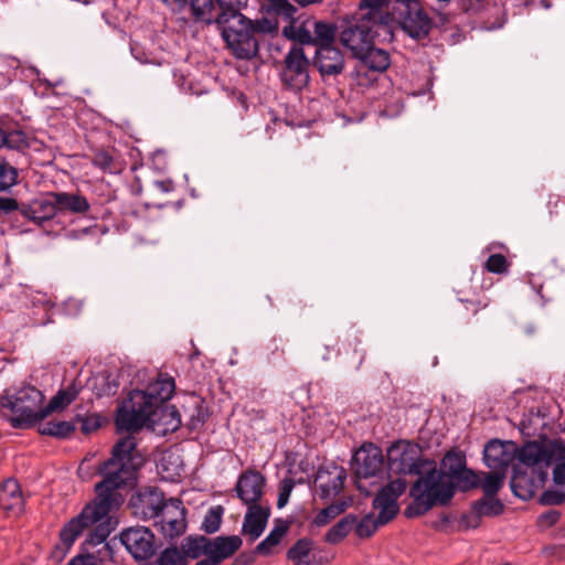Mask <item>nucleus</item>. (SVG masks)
Wrapping results in <instances>:
<instances>
[{
    "instance_id": "obj_1",
    "label": "nucleus",
    "mask_w": 565,
    "mask_h": 565,
    "mask_svg": "<svg viewBox=\"0 0 565 565\" xmlns=\"http://www.w3.org/2000/svg\"><path fill=\"white\" fill-rule=\"evenodd\" d=\"M141 465L142 457L137 451L136 438L131 435L120 438L113 447L111 457L99 470L103 480L95 486L96 498L61 529V544L56 546V553L61 552L63 557L83 532L96 523L99 524L88 534L83 547L88 550L100 544L107 546L106 540L111 530L103 521L122 503V495L118 490L134 477Z\"/></svg>"
},
{
    "instance_id": "obj_2",
    "label": "nucleus",
    "mask_w": 565,
    "mask_h": 565,
    "mask_svg": "<svg viewBox=\"0 0 565 565\" xmlns=\"http://www.w3.org/2000/svg\"><path fill=\"white\" fill-rule=\"evenodd\" d=\"M409 494L413 502L405 509V515L420 516L435 505H446L455 494V484L449 473L433 468L418 478Z\"/></svg>"
},
{
    "instance_id": "obj_3",
    "label": "nucleus",
    "mask_w": 565,
    "mask_h": 565,
    "mask_svg": "<svg viewBox=\"0 0 565 565\" xmlns=\"http://www.w3.org/2000/svg\"><path fill=\"white\" fill-rule=\"evenodd\" d=\"M181 425L179 411L173 405L153 407L118 408L116 426L120 431L136 433L147 426L157 434L175 431Z\"/></svg>"
},
{
    "instance_id": "obj_4",
    "label": "nucleus",
    "mask_w": 565,
    "mask_h": 565,
    "mask_svg": "<svg viewBox=\"0 0 565 565\" xmlns=\"http://www.w3.org/2000/svg\"><path fill=\"white\" fill-rule=\"evenodd\" d=\"M43 399L40 390L28 385L13 394L4 391L0 396V406L12 413L10 424L13 428H29L47 416V411L41 407Z\"/></svg>"
},
{
    "instance_id": "obj_5",
    "label": "nucleus",
    "mask_w": 565,
    "mask_h": 565,
    "mask_svg": "<svg viewBox=\"0 0 565 565\" xmlns=\"http://www.w3.org/2000/svg\"><path fill=\"white\" fill-rule=\"evenodd\" d=\"M215 23L236 58L252 60L258 54L259 40L254 34L252 19L244 14H236L230 19L216 18Z\"/></svg>"
},
{
    "instance_id": "obj_6",
    "label": "nucleus",
    "mask_w": 565,
    "mask_h": 565,
    "mask_svg": "<svg viewBox=\"0 0 565 565\" xmlns=\"http://www.w3.org/2000/svg\"><path fill=\"white\" fill-rule=\"evenodd\" d=\"M309 60L301 46L294 45L284 58V65L280 71V81L284 87L300 92L309 84Z\"/></svg>"
},
{
    "instance_id": "obj_7",
    "label": "nucleus",
    "mask_w": 565,
    "mask_h": 565,
    "mask_svg": "<svg viewBox=\"0 0 565 565\" xmlns=\"http://www.w3.org/2000/svg\"><path fill=\"white\" fill-rule=\"evenodd\" d=\"M174 390V380L160 374L157 381L150 383L146 391L136 390L130 392L128 399L119 408H151L166 404L172 397Z\"/></svg>"
},
{
    "instance_id": "obj_8",
    "label": "nucleus",
    "mask_w": 565,
    "mask_h": 565,
    "mask_svg": "<svg viewBox=\"0 0 565 565\" xmlns=\"http://www.w3.org/2000/svg\"><path fill=\"white\" fill-rule=\"evenodd\" d=\"M387 463L390 469L399 475H414L420 472V448L417 444L398 440L387 449Z\"/></svg>"
},
{
    "instance_id": "obj_9",
    "label": "nucleus",
    "mask_w": 565,
    "mask_h": 565,
    "mask_svg": "<svg viewBox=\"0 0 565 565\" xmlns=\"http://www.w3.org/2000/svg\"><path fill=\"white\" fill-rule=\"evenodd\" d=\"M120 542L137 561L151 558L157 551L154 534L146 526H136L120 533Z\"/></svg>"
},
{
    "instance_id": "obj_10",
    "label": "nucleus",
    "mask_w": 565,
    "mask_h": 565,
    "mask_svg": "<svg viewBox=\"0 0 565 565\" xmlns=\"http://www.w3.org/2000/svg\"><path fill=\"white\" fill-rule=\"evenodd\" d=\"M21 217L39 226L57 225L60 227L54 193L49 192L41 198L32 200L30 203H22Z\"/></svg>"
},
{
    "instance_id": "obj_11",
    "label": "nucleus",
    "mask_w": 565,
    "mask_h": 565,
    "mask_svg": "<svg viewBox=\"0 0 565 565\" xmlns=\"http://www.w3.org/2000/svg\"><path fill=\"white\" fill-rule=\"evenodd\" d=\"M347 471L334 462H327L319 467L315 487L320 499L329 500L337 497L343 489Z\"/></svg>"
},
{
    "instance_id": "obj_12",
    "label": "nucleus",
    "mask_w": 565,
    "mask_h": 565,
    "mask_svg": "<svg viewBox=\"0 0 565 565\" xmlns=\"http://www.w3.org/2000/svg\"><path fill=\"white\" fill-rule=\"evenodd\" d=\"M186 510L180 499L171 498L168 500L162 509V512L157 516L156 525L159 526L161 533L168 539H174L185 532Z\"/></svg>"
},
{
    "instance_id": "obj_13",
    "label": "nucleus",
    "mask_w": 565,
    "mask_h": 565,
    "mask_svg": "<svg viewBox=\"0 0 565 565\" xmlns=\"http://www.w3.org/2000/svg\"><path fill=\"white\" fill-rule=\"evenodd\" d=\"M374 26L375 24L367 19L359 18L341 32L342 44L352 52L355 58L373 43Z\"/></svg>"
},
{
    "instance_id": "obj_14",
    "label": "nucleus",
    "mask_w": 565,
    "mask_h": 565,
    "mask_svg": "<svg viewBox=\"0 0 565 565\" xmlns=\"http://www.w3.org/2000/svg\"><path fill=\"white\" fill-rule=\"evenodd\" d=\"M384 463L381 448L364 444L353 455L351 467L358 478H370L382 471Z\"/></svg>"
},
{
    "instance_id": "obj_15",
    "label": "nucleus",
    "mask_w": 565,
    "mask_h": 565,
    "mask_svg": "<svg viewBox=\"0 0 565 565\" xmlns=\"http://www.w3.org/2000/svg\"><path fill=\"white\" fill-rule=\"evenodd\" d=\"M406 489V481L397 478L383 487L373 500V508L381 510V518L384 522H390L398 512L397 499Z\"/></svg>"
},
{
    "instance_id": "obj_16",
    "label": "nucleus",
    "mask_w": 565,
    "mask_h": 565,
    "mask_svg": "<svg viewBox=\"0 0 565 565\" xmlns=\"http://www.w3.org/2000/svg\"><path fill=\"white\" fill-rule=\"evenodd\" d=\"M265 483L266 480L260 472L249 469L238 477L235 491L244 504H262Z\"/></svg>"
},
{
    "instance_id": "obj_17",
    "label": "nucleus",
    "mask_w": 565,
    "mask_h": 565,
    "mask_svg": "<svg viewBox=\"0 0 565 565\" xmlns=\"http://www.w3.org/2000/svg\"><path fill=\"white\" fill-rule=\"evenodd\" d=\"M344 56L338 47L333 45L317 47L313 65L322 77L340 75L344 70Z\"/></svg>"
},
{
    "instance_id": "obj_18",
    "label": "nucleus",
    "mask_w": 565,
    "mask_h": 565,
    "mask_svg": "<svg viewBox=\"0 0 565 565\" xmlns=\"http://www.w3.org/2000/svg\"><path fill=\"white\" fill-rule=\"evenodd\" d=\"M54 202L57 207L60 228H63L67 220V214H85L89 210L88 200L79 193L53 192Z\"/></svg>"
},
{
    "instance_id": "obj_19",
    "label": "nucleus",
    "mask_w": 565,
    "mask_h": 565,
    "mask_svg": "<svg viewBox=\"0 0 565 565\" xmlns=\"http://www.w3.org/2000/svg\"><path fill=\"white\" fill-rule=\"evenodd\" d=\"M270 515L269 505L252 504L247 505V511L244 516L242 532L248 539L256 541L266 529L268 518Z\"/></svg>"
},
{
    "instance_id": "obj_20",
    "label": "nucleus",
    "mask_w": 565,
    "mask_h": 565,
    "mask_svg": "<svg viewBox=\"0 0 565 565\" xmlns=\"http://www.w3.org/2000/svg\"><path fill=\"white\" fill-rule=\"evenodd\" d=\"M553 458L554 449L537 441L526 443L518 452V459L521 463L529 467H539L540 469L550 467Z\"/></svg>"
},
{
    "instance_id": "obj_21",
    "label": "nucleus",
    "mask_w": 565,
    "mask_h": 565,
    "mask_svg": "<svg viewBox=\"0 0 565 565\" xmlns=\"http://www.w3.org/2000/svg\"><path fill=\"white\" fill-rule=\"evenodd\" d=\"M512 446L511 443H503L500 440H490L483 450V460L486 465L492 470H503L514 459L513 452L509 449Z\"/></svg>"
},
{
    "instance_id": "obj_22",
    "label": "nucleus",
    "mask_w": 565,
    "mask_h": 565,
    "mask_svg": "<svg viewBox=\"0 0 565 565\" xmlns=\"http://www.w3.org/2000/svg\"><path fill=\"white\" fill-rule=\"evenodd\" d=\"M0 508L7 513L19 515L24 510V498L15 479L9 478L0 484Z\"/></svg>"
},
{
    "instance_id": "obj_23",
    "label": "nucleus",
    "mask_w": 565,
    "mask_h": 565,
    "mask_svg": "<svg viewBox=\"0 0 565 565\" xmlns=\"http://www.w3.org/2000/svg\"><path fill=\"white\" fill-rule=\"evenodd\" d=\"M402 28L411 38L420 40L428 35L431 20L422 9L409 10L403 18Z\"/></svg>"
},
{
    "instance_id": "obj_24",
    "label": "nucleus",
    "mask_w": 565,
    "mask_h": 565,
    "mask_svg": "<svg viewBox=\"0 0 565 565\" xmlns=\"http://www.w3.org/2000/svg\"><path fill=\"white\" fill-rule=\"evenodd\" d=\"M242 545L243 541L238 535L216 536L210 539L209 556L221 564L233 556Z\"/></svg>"
},
{
    "instance_id": "obj_25",
    "label": "nucleus",
    "mask_w": 565,
    "mask_h": 565,
    "mask_svg": "<svg viewBox=\"0 0 565 565\" xmlns=\"http://www.w3.org/2000/svg\"><path fill=\"white\" fill-rule=\"evenodd\" d=\"M177 9H184L189 7L192 15L202 22H215L216 14H214V0H175L172 4Z\"/></svg>"
},
{
    "instance_id": "obj_26",
    "label": "nucleus",
    "mask_w": 565,
    "mask_h": 565,
    "mask_svg": "<svg viewBox=\"0 0 565 565\" xmlns=\"http://www.w3.org/2000/svg\"><path fill=\"white\" fill-rule=\"evenodd\" d=\"M287 558L294 565H320L313 554V541L309 539L298 540L288 551Z\"/></svg>"
},
{
    "instance_id": "obj_27",
    "label": "nucleus",
    "mask_w": 565,
    "mask_h": 565,
    "mask_svg": "<svg viewBox=\"0 0 565 565\" xmlns=\"http://www.w3.org/2000/svg\"><path fill=\"white\" fill-rule=\"evenodd\" d=\"M356 58L363 66L374 72H384L391 64L388 52L375 47L373 43Z\"/></svg>"
},
{
    "instance_id": "obj_28",
    "label": "nucleus",
    "mask_w": 565,
    "mask_h": 565,
    "mask_svg": "<svg viewBox=\"0 0 565 565\" xmlns=\"http://www.w3.org/2000/svg\"><path fill=\"white\" fill-rule=\"evenodd\" d=\"M288 531V525L280 522L269 532V534L256 545L255 553L263 556L273 555Z\"/></svg>"
},
{
    "instance_id": "obj_29",
    "label": "nucleus",
    "mask_w": 565,
    "mask_h": 565,
    "mask_svg": "<svg viewBox=\"0 0 565 565\" xmlns=\"http://www.w3.org/2000/svg\"><path fill=\"white\" fill-rule=\"evenodd\" d=\"M210 539L200 536H188L181 543V552L185 559H196L202 555L209 556Z\"/></svg>"
},
{
    "instance_id": "obj_30",
    "label": "nucleus",
    "mask_w": 565,
    "mask_h": 565,
    "mask_svg": "<svg viewBox=\"0 0 565 565\" xmlns=\"http://www.w3.org/2000/svg\"><path fill=\"white\" fill-rule=\"evenodd\" d=\"M81 391V387L73 382L66 388L60 390L50 401L47 406L44 407L47 411V415L54 411H61L66 408L72 402L76 399Z\"/></svg>"
},
{
    "instance_id": "obj_31",
    "label": "nucleus",
    "mask_w": 565,
    "mask_h": 565,
    "mask_svg": "<svg viewBox=\"0 0 565 565\" xmlns=\"http://www.w3.org/2000/svg\"><path fill=\"white\" fill-rule=\"evenodd\" d=\"M503 504L500 500L494 497H483L472 505L473 518L476 519L473 524H469L472 527L478 525V519L486 515H499L503 512Z\"/></svg>"
},
{
    "instance_id": "obj_32",
    "label": "nucleus",
    "mask_w": 565,
    "mask_h": 565,
    "mask_svg": "<svg viewBox=\"0 0 565 565\" xmlns=\"http://www.w3.org/2000/svg\"><path fill=\"white\" fill-rule=\"evenodd\" d=\"M141 502L143 504L145 515L157 518L162 512L168 500H164L163 493L160 490L153 488L141 495Z\"/></svg>"
},
{
    "instance_id": "obj_33",
    "label": "nucleus",
    "mask_w": 565,
    "mask_h": 565,
    "mask_svg": "<svg viewBox=\"0 0 565 565\" xmlns=\"http://www.w3.org/2000/svg\"><path fill=\"white\" fill-rule=\"evenodd\" d=\"M451 480L461 491H468L472 488H476L480 484V477L471 469L459 467L458 469L450 468Z\"/></svg>"
},
{
    "instance_id": "obj_34",
    "label": "nucleus",
    "mask_w": 565,
    "mask_h": 565,
    "mask_svg": "<svg viewBox=\"0 0 565 565\" xmlns=\"http://www.w3.org/2000/svg\"><path fill=\"white\" fill-rule=\"evenodd\" d=\"M75 430V424L66 420H50L39 427V433L56 438H67Z\"/></svg>"
},
{
    "instance_id": "obj_35",
    "label": "nucleus",
    "mask_w": 565,
    "mask_h": 565,
    "mask_svg": "<svg viewBox=\"0 0 565 565\" xmlns=\"http://www.w3.org/2000/svg\"><path fill=\"white\" fill-rule=\"evenodd\" d=\"M355 524V515L348 514L343 516L337 524H334L326 534V541L330 544L341 542L351 531Z\"/></svg>"
},
{
    "instance_id": "obj_36",
    "label": "nucleus",
    "mask_w": 565,
    "mask_h": 565,
    "mask_svg": "<svg viewBox=\"0 0 565 565\" xmlns=\"http://www.w3.org/2000/svg\"><path fill=\"white\" fill-rule=\"evenodd\" d=\"M387 522L382 521L381 510H379V515L375 519L372 514H367L361 520H358L355 516L354 532L361 537H370L372 536L379 529V526L386 524Z\"/></svg>"
},
{
    "instance_id": "obj_37",
    "label": "nucleus",
    "mask_w": 565,
    "mask_h": 565,
    "mask_svg": "<svg viewBox=\"0 0 565 565\" xmlns=\"http://www.w3.org/2000/svg\"><path fill=\"white\" fill-rule=\"evenodd\" d=\"M335 38V28L322 21L315 22L313 35L311 44L317 47H321L323 45H333Z\"/></svg>"
},
{
    "instance_id": "obj_38",
    "label": "nucleus",
    "mask_w": 565,
    "mask_h": 565,
    "mask_svg": "<svg viewBox=\"0 0 565 565\" xmlns=\"http://www.w3.org/2000/svg\"><path fill=\"white\" fill-rule=\"evenodd\" d=\"M93 164L102 171L111 174L120 173L124 169V166L119 160L115 159L109 152L104 150L95 153Z\"/></svg>"
},
{
    "instance_id": "obj_39",
    "label": "nucleus",
    "mask_w": 565,
    "mask_h": 565,
    "mask_svg": "<svg viewBox=\"0 0 565 565\" xmlns=\"http://www.w3.org/2000/svg\"><path fill=\"white\" fill-rule=\"evenodd\" d=\"M391 0H361L360 10H366V13L361 14L360 18L367 19V21L376 24L383 23V14L381 8L387 4Z\"/></svg>"
},
{
    "instance_id": "obj_40",
    "label": "nucleus",
    "mask_w": 565,
    "mask_h": 565,
    "mask_svg": "<svg viewBox=\"0 0 565 565\" xmlns=\"http://www.w3.org/2000/svg\"><path fill=\"white\" fill-rule=\"evenodd\" d=\"M266 12L282 17L286 20L295 21L297 9L288 0H264Z\"/></svg>"
},
{
    "instance_id": "obj_41",
    "label": "nucleus",
    "mask_w": 565,
    "mask_h": 565,
    "mask_svg": "<svg viewBox=\"0 0 565 565\" xmlns=\"http://www.w3.org/2000/svg\"><path fill=\"white\" fill-rule=\"evenodd\" d=\"M504 478L505 471L503 470H493L492 472L484 475L480 484L486 497H494L502 488Z\"/></svg>"
},
{
    "instance_id": "obj_42",
    "label": "nucleus",
    "mask_w": 565,
    "mask_h": 565,
    "mask_svg": "<svg viewBox=\"0 0 565 565\" xmlns=\"http://www.w3.org/2000/svg\"><path fill=\"white\" fill-rule=\"evenodd\" d=\"M4 142H3V147L8 148V149H12V150H17V151H24L25 149H28L30 147V139L28 137V135L20 130V129H15V130H10V131H4Z\"/></svg>"
},
{
    "instance_id": "obj_43",
    "label": "nucleus",
    "mask_w": 565,
    "mask_h": 565,
    "mask_svg": "<svg viewBox=\"0 0 565 565\" xmlns=\"http://www.w3.org/2000/svg\"><path fill=\"white\" fill-rule=\"evenodd\" d=\"M348 504L345 502H337L332 503L324 509L320 510L313 519V523L317 526H323L328 524L331 520L340 515L345 511Z\"/></svg>"
},
{
    "instance_id": "obj_44",
    "label": "nucleus",
    "mask_w": 565,
    "mask_h": 565,
    "mask_svg": "<svg viewBox=\"0 0 565 565\" xmlns=\"http://www.w3.org/2000/svg\"><path fill=\"white\" fill-rule=\"evenodd\" d=\"M249 0H216L220 12L216 18L230 19L232 15L243 14L242 10L245 9Z\"/></svg>"
},
{
    "instance_id": "obj_45",
    "label": "nucleus",
    "mask_w": 565,
    "mask_h": 565,
    "mask_svg": "<svg viewBox=\"0 0 565 565\" xmlns=\"http://www.w3.org/2000/svg\"><path fill=\"white\" fill-rule=\"evenodd\" d=\"M465 309L471 315H477L481 309H486L490 303V298L484 292L473 294L471 297H459Z\"/></svg>"
},
{
    "instance_id": "obj_46",
    "label": "nucleus",
    "mask_w": 565,
    "mask_h": 565,
    "mask_svg": "<svg viewBox=\"0 0 565 565\" xmlns=\"http://www.w3.org/2000/svg\"><path fill=\"white\" fill-rule=\"evenodd\" d=\"M18 182V169L7 160H0V192Z\"/></svg>"
},
{
    "instance_id": "obj_47",
    "label": "nucleus",
    "mask_w": 565,
    "mask_h": 565,
    "mask_svg": "<svg viewBox=\"0 0 565 565\" xmlns=\"http://www.w3.org/2000/svg\"><path fill=\"white\" fill-rule=\"evenodd\" d=\"M282 34L289 39L298 41L301 44H311L312 34L302 25H295L294 21L282 29Z\"/></svg>"
},
{
    "instance_id": "obj_48",
    "label": "nucleus",
    "mask_w": 565,
    "mask_h": 565,
    "mask_svg": "<svg viewBox=\"0 0 565 565\" xmlns=\"http://www.w3.org/2000/svg\"><path fill=\"white\" fill-rule=\"evenodd\" d=\"M158 565H188V561L178 547H168L160 553Z\"/></svg>"
},
{
    "instance_id": "obj_49",
    "label": "nucleus",
    "mask_w": 565,
    "mask_h": 565,
    "mask_svg": "<svg viewBox=\"0 0 565 565\" xmlns=\"http://www.w3.org/2000/svg\"><path fill=\"white\" fill-rule=\"evenodd\" d=\"M162 471L168 472L167 478H173L174 476H180L182 470V462L179 456H174L173 454H164L160 459V465Z\"/></svg>"
},
{
    "instance_id": "obj_50",
    "label": "nucleus",
    "mask_w": 565,
    "mask_h": 565,
    "mask_svg": "<svg viewBox=\"0 0 565 565\" xmlns=\"http://www.w3.org/2000/svg\"><path fill=\"white\" fill-rule=\"evenodd\" d=\"M484 268L492 274H505L509 270V263L504 255L492 254L488 257Z\"/></svg>"
},
{
    "instance_id": "obj_51",
    "label": "nucleus",
    "mask_w": 565,
    "mask_h": 565,
    "mask_svg": "<svg viewBox=\"0 0 565 565\" xmlns=\"http://www.w3.org/2000/svg\"><path fill=\"white\" fill-rule=\"evenodd\" d=\"M252 24L254 29V34L257 38L262 34H274L278 31L277 20H273L269 18L252 20Z\"/></svg>"
},
{
    "instance_id": "obj_52",
    "label": "nucleus",
    "mask_w": 565,
    "mask_h": 565,
    "mask_svg": "<svg viewBox=\"0 0 565 565\" xmlns=\"http://www.w3.org/2000/svg\"><path fill=\"white\" fill-rule=\"evenodd\" d=\"M22 204L15 199L0 196V216H11L18 220L21 216Z\"/></svg>"
},
{
    "instance_id": "obj_53",
    "label": "nucleus",
    "mask_w": 565,
    "mask_h": 565,
    "mask_svg": "<svg viewBox=\"0 0 565 565\" xmlns=\"http://www.w3.org/2000/svg\"><path fill=\"white\" fill-rule=\"evenodd\" d=\"M221 521H222L221 512H217L212 509L205 515L201 527L205 533L212 534V533H215L220 529Z\"/></svg>"
},
{
    "instance_id": "obj_54",
    "label": "nucleus",
    "mask_w": 565,
    "mask_h": 565,
    "mask_svg": "<svg viewBox=\"0 0 565 565\" xmlns=\"http://www.w3.org/2000/svg\"><path fill=\"white\" fill-rule=\"evenodd\" d=\"M295 487V481L291 478H286L280 482L279 494L277 500V507L284 508L290 497V493Z\"/></svg>"
},
{
    "instance_id": "obj_55",
    "label": "nucleus",
    "mask_w": 565,
    "mask_h": 565,
    "mask_svg": "<svg viewBox=\"0 0 565 565\" xmlns=\"http://www.w3.org/2000/svg\"><path fill=\"white\" fill-rule=\"evenodd\" d=\"M565 501V493L558 490H545L540 497L543 505H558Z\"/></svg>"
},
{
    "instance_id": "obj_56",
    "label": "nucleus",
    "mask_w": 565,
    "mask_h": 565,
    "mask_svg": "<svg viewBox=\"0 0 565 565\" xmlns=\"http://www.w3.org/2000/svg\"><path fill=\"white\" fill-rule=\"evenodd\" d=\"M77 419L81 422V429L84 434H90L97 430L100 426L99 417L95 415H89L86 417L77 416Z\"/></svg>"
},
{
    "instance_id": "obj_57",
    "label": "nucleus",
    "mask_w": 565,
    "mask_h": 565,
    "mask_svg": "<svg viewBox=\"0 0 565 565\" xmlns=\"http://www.w3.org/2000/svg\"><path fill=\"white\" fill-rule=\"evenodd\" d=\"M98 557L94 554H78L74 556L66 565H96Z\"/></svg>"
},
{
    "instance_id": "obj_58",
    "label": "nucleus",
    "mask_w": 565,
    "mask_h": 565,
    "mask_svg": "<svg viewBox=\"0 0 565 565\" xmlns=\"http://www.w3.org/2000/svg\"><path fill=\"white\" fill-rule=\"evenodd\" d=\"M559 516H561V514L558 511L550 510L547 512L542 513L539 516V523L542 526L548 527V526L554 525L559 520Z\"/></svg>"
},
{
    "instance_id": "obj_59",
    "label": "nucleus",
    "mask_w": 565,
    "mask_h": 565,
    "mask_svg": "<svg viewBox=\"0 0 565 565\" xmlns=\"http://www.w3.org/2000/svg\"><path fill=\"white\" fill-rule=\"evenodd\" d=\"M553 480L556 484H565V462H558L553 469Z\"/></svg>"
},
{
    "instance_id": "obj_60",
    "label": "nucleus",
    "mask_w": 565,
    "mask_h": 565,
    "mask_svg": "<svg viewBox=\"0 0 565 565\" xmlns=\"http://www.w3.org/2000/svg\"><path fill=\"white\" fill-rule=\"evenodd\" d=\"M360 343H361L360 339L358 337H354V345H355L354 353H356L359 355L356 369H359L362 365V363L365 359V352L363 350L358 349V344H360Z\"/></svg>"
},
{
    "instance_id": "obj_61",
    "label": "nucleus",
    "mask_w": 565,
    "mask_h": 565,
    "mask_svg": "<svg viewBox=\"0 0 565 565\" xmlns=\"http://www.w3.org/2000/svg\"><path fill=\"white\" fill-rule=\"evenodd\" d=\"M11 83V77L8 72H0V89H3L9 86Z\"/></svg>"
},
{
    "instance_id": "obj_62",
    "label": "nucleus",
    "mask_w": 565,
    "mask_h": 565,
    "mask_svg": "<svg viewBox=\"0 0 565 565\" xmlns=\"http://www.w3.org/2000/svg\"><path fill=\"white\" fill-rule=\"evenodd\" d=\"M156 184L163 192H169L171 190V188H172V182L171 181H159Z\"/></svg>"
},
{
    "instance_id": "obj_63",
    "label": "nucleus",
    "mask_w": 565,
    "mask_h": 565,
    "mask_svg": "<svg viewBox=\"0 0 565 565\" xmlns=\"http://www.w3.org/2000/svg\"><path fill=\"white\" fill-rule=\"evenodd\" d=\"M195 565H221L213 557L206 556L205 558L199 561Z\"/></svg>"
},
{
    "instance_id": "obj_64",
    "label": "nucleus",
    "mask_w": 565,
    "mask_h": 565,
    "mask_svg": "<svg viewBox=\"0 0 565 565\" xmlns=\"http://www.w3.org/2000/svg\"><path fill=\"white\" fill-rule=\"evenodd\" d=\"M322 1L323 0H295V2L302 8L311 6V4L321 3Z\"/></svg>"
}]
</instances>
